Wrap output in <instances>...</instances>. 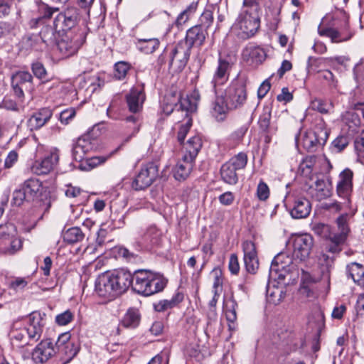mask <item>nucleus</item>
Instances as JSON below:
<instances>
[{
    "label": "nucleus",
    "instance_id": "1",
    "mask_svg": "<svg viewBox=\"0 0 364 364\" xmlns=\"http://www.w3.org/2000/svg\"><path fill=\"white\" fill-rule=\"evenodd\" d=\"M132 275L130 272L123 269L105 273L99 276L95 282V292L100 297L112 300L132 286Z\"/></svg>",
    "mask_w": 364,
    "mask_h": 364
},
{
    "label": "nucleus",
    "instance_id": "2",
    "mask_svg": "<svg viewBox=\"0 0 364 364\" xmlns=\"http://www.w3.org/2000/svg\"><path fill=\"white\" fill-rule=\"evenodd\" d=\"M348 218V215L346 213L341 215L336 219L338 232H331L330 227L324 223L313 225L312 230L314 233L326 238V248L328 252L335 254L342 250L350 232Z\"/></svg>",
    "mask_w": 364,
    "mask_h": 364
},
{
    "label": "nucleus",
    "instance_id": "3",
    "mask_svg": "<svg viewBox=\"0 0 364 364\" xmlns=\"http://www.w3.org/2000/svg\"><path fill=\"white\" fill-rule=\"evenodd\" d=\"M132 277V289L144 296H151L162 291L167 283L162 275L146 269L135 271Z\"/></svg>",
    "mask_w": 364,
    "mask_h": 364
},
{
    "label": "nucleus",
    "instance_id": "4",
    "mask_svg": "<svg viewBox=\"0 0 364 364\" xmlns=\"http://www.w3.org/2000/svg\"><path fill=\"white\" fill-rule=\"evenodd\" d=\"M260 27L259 12L241 9L232 27V32L240 40H247L254 36Z\"/></svg>",
    "mask_w": 364,
    "mask_h": 364
},
{
    "label": "nucleus",
    "instance_id": "5",
    "mask_svg": "<svg viewBox=\"0 0 364 364\" xmlns=\"http://www.w3.org/2000/svg\"><path fill=\"white\" fill-rule=\"evenodd\" d=\"M314 247V240L307 233L292 235L287 243V247L291 250L295 262L309 259Z\"/></svg>",
    "mask_w": 364,
    "mask_h": 364
},
{
    "label": "nucleus",
    "instance_id": "6",
    "mask_svg": "<svg viewBox=\"0 0 364 364\" xmlns=\"http://www.w3.org/2000/svg\"><path fill=\"white\" fill-rule=\"evenodd\" d=\"M293 255L281 252L273 259L270 267V276L279 282L288 284L291 278V272L295 269Z\"/></svg>",
    "mask_w": 364,
    "mask_h": 364
},
{
    "label": "nucleus",
    "instance_id": "7",
    "mask_svg": "<svg viewBox=\"0 0 364 364\" xmlns=\"http://www.w3.org/2000/svg\"><path fill=\"white\" fill-rule=\"evenodd\" d=\"M329 136V131L324 123H319L314 129L306 131L301 139L303 147L308 151H314L323 146Z\"/></svg>",
    "mask_w": 364,
    "mask_h": 364
},
{
    "label": "nucleus",
    "instance_id": "8",
    "mask_svg": "<svg viewBox=\"0 0 364 364\" xmlns=\"http://www.w3.org/2000/svg\"><path fill=\"white\" fill-rule=\"evenodd\" d=\"M247 163V156L244 153H239L225 163L220 168V175L223 181L230 185L237 183V171L243 169Z\"/></svg>",
    "mask_w": 364,
    "mask_h": 364
},
{
    "label": "nucleus",
    "instance_id": "9",
    "mask_svg": "<svg viewBox=\"0 0 364 364\" xmlns=\"http://www.w3.org/2000/svg\"><path fill=\"white\" fill-rule=\"evenodd\" d=\"M11 87L15 96L23 102L25 92L31 94L34 90V83L32 75L24 70L15 72L11 76Z\"/></svg>",
    "mask_w": 364,
    "mask_h": 364
},
{
    "label": "nucleus",
    "instance_id": "10",
    "mask_svg": "<svg viewBox=\"0 0 364 364\" xmlns=\"http://www.w3.org/2000/svg\"><path fill=\"white\" fill-rule=\"evenodd\" d=\"M58 356L63 364L68 363L78 353L80 346L76 341L71 338L70 333H61L55 343Z\"/></svg>",
    "mask_w": 364,
    "mask_h": 364
},
{
    "label": "nucleus",
    "instance_id": "11",
    "mask_svg": "<svg viewBox=\"0 0 364 364\" xmlns=\"http://www.w3.org/2000/svg\"><path fill=\"white\" fill-rule=\"evenodd\" d=\"M159 176V167L153 162L141 166L139 172L132 183L135 191L144 190L150 186Z\"/></svg>",
    "mask_w": 364,
    "mask_h": 364
},
{
    "label": "nucleus",
    "instance_id": "12",
    "mask_svg": "<svg viewBox=\"0 0 364 364\" xmlns=\"http://www.w3.org/2000/svg\"><path fill=\"white\" fill-rule=\"evenodd\" d=\"M225 97L230 109L242 107L247 100L245 85L240 81L232 82L225 90Z\"/></svg>",
    "mask_w": 364,
    "mask_h": 364
},
{
    "label": "nucleus",
    "instance_id": "13",
    "mask_svg": "<svg viewBox=\"0 0 364 364\" xmlns=\"http://www.w3.org/2000/svg\"><path fill=\"white\" fill-rule=\"evenodd\" d=\"M188 46L182 42L178 43L169 53V69L173 73H179L186 67L189 56Z\"/></svg>",
    "mask_w": 364,
    "mask_h": 364
},
{
    "label": "nucleus",
    "instance_id": "14",
    "mask_svg": "<svg viewBox=\"0 0 364 364\" xmlns=\"http://www.w3.org/2000/svg\"><path fill=\"white\" fill-rule=\"evenodd\" d=\"M235 58L230 55L220 56L218 65L214 73L212 84L217 94L216 87L224 85L229 79L230 72L235 63Z\"/></svg>",
    "mask_w": 364,
    "mask_h": 364
},
{
    "label": "nucleus",
    "instance_id": "15",
    "mask_svg": "<svg viewBox=\"0 0 364 364\" xmlns=\"http://www.w3.org/2000/svg\"><path fill=\"white\" fill-rule=\"evenodd\" d=\"M79 21L78 9L75 7H68L59 13L53 21V27L55 30H70L73 28Z\"/></svg>",
    "mask_w": 364,
    "mask_h": 364
},
{
    "label": "nucleus",
    "instance_id": "16",
    "mask_svg": "<svg viewBox=\"0 0 364 364\" xmlns=\"http://www.w3.org/2000/svg\"><path fill=\"white\" fill-rule=\"evenodd\" d=\"M45 326V321L41 313L33 311L29 314L26 319L25 327L27 336L30 340L37 341L41 336Z\"/></svg>",
    "mask_w": 364,
    "mask_h": 364
},
{
    "label": "nucleus",
    "instance_id": "17",
    "mask_svg": "<svg viewBox=\"0 0 364 364\" xmlns=\"http://www.w3.org/2000/svg\"><path fill=\"white\" fill-rule=\"evenodd\" d=\"M55 353L53 342L50 339L41 341L32 352V358L36 363L48 361Z\"/></svg>",
    "mask_w": 364,
    "mask_h": 364
},
{
    "label": "nucleus",
    "instance_id": "18",
    "mask_svg": "<svg viewBox=\"0 0 364 364\" xmlns=\"http://www.w3.org/2000/svg\"><path fill=\"white\" fill-rule=\"evenodd\" d=\"M59 156L57 153H50L42 159L36 160L31 167L33 173L46 175L49 173L58 162Z\"/></svg>",
    "mask_w": 364,
    "mask_h": 364
},
{
    "label": "nucleus",
    "instance_id": "19",
    "mask_svg": "<svg viewBox=\"0 0 364 364\" xmlns=\"http://www.w3.org/2000/svg\"><path fill=\"white\" fill-rule=\"evenodd\" d=\"M82 44V41L79 40V34L73 36L70 33L58 41L57 47L63 56L69 57L75 54Z\"/></svg>",
    "mask_w": 364,
    "mask_h": 364
},
{
    "label": "nucleus",
    "instance_id": "20",
    "mask_svg": "<svg viewBox=\"0 0 364 364\" xmlns=\"http://www.w3.org/2000/svg\"><path fill=\"white\" fill-rule=\"evenodd\" d=\"M22 247L21 239L15 237L10 232H6L0 229V250L6 255H14Z\"/></svg>",
    "mask_w": 364,
    "mask_h": 364
},
{
    "label": "nucleus",
    "instance_id": "21",
    "mask_svg": "<svg viewBox=\"0 0 364 364\" xmlns=\"http://www.w3.org/2000/svg\"><path fill=\"white\" fill-rule=\"evenodd\" d=\"M242 249L246 269L249 273L255 274L259 267L255 245L252 241L247 240L242 243Z\"/></svg>",
    "mask_w": 364,
    "mask_h": 364
},
{
    "label": "nucleus",
    "instance_id": "22",
    "mask_svg": "<svg viewBox=\"0 0 364 364\" xmlns=\"http://www.w3.org/2000/svg\"><path fill=\"white\" fill-rule=\"evenodd\" d=\"M353 173L349 168L343 170L339 174V180L336 186L337 194L339 197L348 199L353 189Z\"/></svg>",
    "mask_w": 364,
    "mask_h": 364
},
{
    "label": "nucleus",
    "instance_id": "23",
    "mask_svg": "<svg viewBox=\"0 0 364 364\" xmlns=\"http://www.w3.org/2000/svg\"><path fill=\"white\" fill-rule=\"evenodd\" d=\"M53 112L48 108H42L33 113L27 121V126L31 131L43 127L52 117Z\"/></svg>",
    "mask_w": 364,
    "mask_h": 364
},
{
    "label": "nucleus",
    "instance_id": "24",
    "mask_svg": "<svg viewBox=\"0 0 364 364\" xmlns=\"http://www.w3.org/2000/svg\"><path fill=\"white\" fill-rule=\"evenodd\" d=\"M94 146L89 136L78 138L73 146L72 154L73 159L77 161H82L85 154L92 151Z\"/></svg>",
    "mask_w": 364,
    "mask_h": 364
},
{
    "label": "nucleus",
    "instance_id": "25",
    "mask_svg": "<svg viewBox=\"0 0 364 364\" xmlns=\"http://www.w3.org/2000/svg\"><path fill=\"white\" fill-rule=\"evenodd\" d=\"M318 33L321 36H326L331 38L332 43H341L350 40L353 36V33L349 30L348 25L339 31L334 28H325L318 29Z\"/></svg>",
    "mask_w": 364,
    "mask_h": 364
},
{
    "label": "nucleus",
    "instance_id": "26",
    "mask_svg": "<svg viewBox=\"0 0 364 364\" xmlns=\"http://www.w3.org/2000/svg\"><path fill=\"white\" fill-rule=\"evenodd\" d=\"M145 100L143 87H133L127 95V102L130 112L136 113L142 108Z\"/></svg>",
    "mask_w": 364,
    "mask_h": 364
},
{
    "label": "nucleus",
    "instance_id": "27",
    "mask_svg": "<svg viewBox=\"0 0 364 364\" xmlns=\"http://www.w3.org/2000/svg\"><path fill=\"white\" fill-rule=\"evenodd\" d=\"M205 29L202 28V26H195L187 31L186 41L182 43L191 50L193 46H200L205 41Z\"/></svg>",
    "mask_w": 364,
    "mask_h": 364
},
{
    "label": "nucleus",
    "instance_id": "28",
    "mask_svg": "<svg viewBox=\"0 0 364 364\" xmlns=\"http://www.w3.org/2000/svg\"><path fill=\"white\" fill-rule=\"evenodd\" d=\"M311 210V205L309 200L304 197H299L294 199L290 214L296 219L305 218L309 215Z\"/></svg>",
    "mask_w": 364,
    "mask_h": 364
},
{
    "label": "nucleus",
    "instance_id": "29",
    "mask_svg": "<svg viewBox=\"0 0 364 364\" xmlns=\"http://www.w3.org/2000/svg\"><path fill=\"white\" fill-rule=\"evenodd\" d=\"M195 159H189L188 154H183L173 171L174 177L178 181L185 180L191 173L193 169Z\"/></svg>",
    "mask_w": 364,
    "mask_h": 364
},
{
    "label": "nucleus",
    "instance_id": "30",
    "mask_svg": "<svg viewBox=\"0 0 364 364\" xmlns=\"http://www.w3.org/2000/svg\"><path fill=\"white\" fill-rule=\"evenodd\" d=\"M242 58L252 63H261L264 60L266 55L264 50L259 46L252 44L247 45L242 50Z\"/></svg>",
    "mask_w": 364,
    "mask_h": 364
},
{
    "label": "nucleus",
    "instance_id": "31",
    "mask_svg": "<svg viewBox=\"0 0 364 364\" xmlns=\"http://www.w3.org/2000/svg\"><path fill=\"white\" fill-rule=\"evenodd\" d=\"M26 195L28 202L35 200L41 193L42 183L35 178H31L26 180L21 185Z\"/></svg>",
    "mask_w": 364,
    "mask_h": 364
},
{
    "label": "nucleus",
    "instance_id": "32",
    "mask_svg": "<svg viewBox=\"0 0 364 364\" xmlns=\"http://www.w3.org/2000/svg\"><path fill=\"white\" fill-rule=\"evenodd\" d=\"M230 109L225 96L217 95L212 107V114L218 121H223Z\"/></svg>",
    "mask_w": 364,
    "mask_h": 364
},
{
    "label": "nucleus",
    "instance_id": "33",
    "mask_svg": "<svg viewBox=\"0 0 364 364\" xmlns=\"http://www.w3.org/2000/svg\"><path fill=\"white\" fill-rule=\"evenodd\" d=\"M331 194L330 185L324 179H317L312 190V197L316 200H322L328 198Z\"/></svg>",
    "mask_w": 364,
    "mask_h": 364
},
{
    "label": "nucleus",
    "instance_id": "34",
    "mask_svg": "<svg viewBox=\"0 0 364 364\" xmlns=\"http://www.w3.org/2000/svg\"><path fill=\"white\" fill-rule=\"evenodd\" d=\"M201 147V138L198 135H195L189 138L187 142L183 145V154H188L189 159H196Z\"/></svg>",
    "mask_w": 364,
    "mask_h": 364
},
{
    "label": "nucleus",
    "instance_id": "35",
    "mask_svg": "<svg viewBox=\"0 0 364 364\" xmlns=\"http://www.w3.org/2000/svg\"><path fill=\"white\" fill-rule=\"evenodd\" d=\"M317 162L316 156H306L299 165V171L301 174L306 178L311 179L315 173V166Z\"/></svg>",
    "mask_w": 364,
    "mask_h": 364
},
{
    "label": "nucleus",
    "instance_id": "36",
    "mask_svg": "<svg viewBox=\"0 0 364 364\" xmlns=\"http://www.w3.org/2000/svg\"><path fill=\"white\" fill-rule=\"evenodd\" d=\"M160 232L155 227H150L143 235L140 244L146 248L157 245L160 241Z\"/></svg>",
    "mask_w": 364,
    "mask_h": 364
},
{
    "label": "nucleus",
    "instance_id": "37",
    "mask_svg": "<svg viewBox=\"0 0 364 364\" xmlns=\"http://www.w3.org/2000/svg\"><path fill=\"white\" fill-rule=\"evenodd\" d=\"M348 275L355 283H364V267L358 263L352 262L346 267Z\"/></svg>",
    "mask_w": 364,
    "mask_h": 364
},
{
    "label": "nucleus",
    "instance_id": "38",
    "mask_svg": "<svg viewBox=\"0 0 364 364\" xmlns=\"http://www.w3.org/2000/svg\"><path fill=\"white\" fill-rule=\"evenodd\" d=\"M141 316L139 310L134 308L128 309L122 320V325L126 328H136L140 322Z\"/></svg>",
    "mask_w": 364,
    "mask_h": 364
},
{
    "label": "nucleus",
    "instance_id": "39",
    "mask_svg": "<svg viewBox=\"0 0 364 364\" xmlns=\"http://www.w3.org/2000/svg\"><path fill=\"white\" fill-rule=\"evenodd\" d=\"M85 236L86 232H84L81 228L73 227L63 233V240L68 243L73 244L82 241Z\"/></svg>",
    "mask_w": 364,
    "mask_h": 364
},
{
    "label": "nucleus",
    "instance_id": "40",
    "mask_svg": "<svg viewBox=\"0 0 364 364\" xmlns=\"http://www.w3.org/2000/svg\"><path fill=\"white\" fill-rule=\"evenodd\" d=\"M237 304L233 299L227 301L225 306V316L227 321L229 322L228 327L230 331L235 329V322L237 320L236 309Z\"/></svg>",
    "mask_w": 364,
    "mask_h": 364
},
{
    "label": "nucleus",
    "instance_id": "41",
    "mask_svg": "<svg viewBox=\"0 0 364 364\" xmlns=\"http://www.w3.org/2000/svg\"><path fill=\"white\" fill-rule=\"evenodd\" d=\"M159 46L157 38L140 39L138 42L139 48L146 54L154 53Z\"/></svg>",
    "mask_w": 364,
    "mask_h": 364
},
{
    "label": "nucleus",
    "instance_id": "42",
    "mask_svg": "<svg viewBox=\"0 0 364 364\" xmlns=\"http://www.w3.org/2000/svg\"><path fill=\"white\" fill-rule=\"evenodd\" d=\"M56 31H58V30H55V27L45 26L39 33L40 38L44 43L47 45L51 44L55 42Z\"/></svg>",
    "mask_w": 364,
    "mask_h": 364
},
{
    "label": "nucleus",
    "instance_id": "43",
    "mask_svg": "<svg viewBox=\"0 0 364 364\" xmlns=\"http://www.w3.org/2000/svg\"><path fill=\"white\" fill-rule=\"evenodd\" d=\"M180 107L182 112H185V118H191L189 113L193 112L196 110V104L195 101H193L191 98L188 97V95L185 98L180 100Z\"/></svg>",
    "mask_w": 364,
    "mask_h": 364
},
{
    "label": "nucleus",
    "instance_id": "44",
    "mask_svg": "<svg viewBox=\"0 0 364 364\" xmlns=\"http://www.w3.org/2000/svg\"><path fill=\"white\" fill-rule=\"evenodd\" d=\"M311 107L322 114H326L333 109V104L321 99H315L311 102Z\"/></svg>",
    "mask_w": 364,
    "mask_h": 364
},
{
    "label": "nucleus",
    "instance_id": "45",
    "mask_svg": "<svg viewBox=\"0 0 364 364\" xmlns=\"http://www.w3.org/2000/svg\"><path fill=\"white\" fill-rule=\"evenodd\" d=\"M343 121L353 130L357 128L360 123L359 117L355 112H346L343 115Z\"/></svg>",
    "mask_w": 364,
    "mask_h": 364
},
{
    "label": "nucleus",
    "instance_id": "46",
    "mask_svg": "<svg viewBox=\"0 0 364 364\" xmlns=\"http://www.w3.org/2000/svg\"><path fill=\"white\" fill-rule=\"evenodd\" d=\"M192 126V119L185 118L184 121L179 126V129L177 134V139L180 144H182L185 139V137L189 132Z\"/></svg>",
    "mask_w": 364,
    "mask_h": 364
},
{
    "label": "nucleus",
    "instance_id": "47",
    "mask_svg": "<svg viewBox=\"0 0 364 364\" xmlns=\"http://www.w3.org/2000/svg\"><path fill=\"white\" fill-rule=\"evenodd\" d=\"M131 66L128 63L120 61L114 65V77L118 80L124 79Z\"/></svg>",
    "mask_w": 364,
    "mask_h": 364
},
{
    "label": "nucleus",
    "instance_id": "48",
    "mask_svg": "<svg viewBox=\"0 0 364 364\" xmlns=\"http://www.w3.org/2000/svg\"><path fill=\"white\" fill-rule=\"evenodd\" d=\"M271 119V110L269 107H264L263 113L260 115L259 119V127L264 131H267Z\"/></svg>",
    "mask_w": 364,
    "mask_h": 364
},
{
    "label": "nucleus",
    "instance_id": "49",
    "mask_svg": "<svg viewBox=\"0 0 364 364\" xmlns=\"http://www.w3.org/2000/svg\"><path fill=\"white\" fill-rule=\"evenodd\" d=\"M269 188L266 183L261 181L257 187L256 195L261 201H265L269 197Z\"/></svg>",
    "mask_w": 364,
    "mask_h": 364
},
{
    "label": "nucleus",
    "instance_id": "50",
    "mask_svg": "<svg viewBox=\"0 0 364 364\" xmlns=\"http://www.w3.org/2000/svg\"><path fill=\"white\" fill-rule=\"evenodd\" d=\"M28 278L16 277L9 284L10 289L15 291H23L28 284Z\"/></svg>",
    "mask_w": 364,
    "mask_h": 364
},
{
    "label": "nucleus",
    "instance_id": "51",
    "mask_svg": "<svg viewBox=\"0 0 364 364\" xmlns=\"http://www.w3.org/2000/svg\"><path fill=\"white\" fill-rule=\"evenodd\" d=\"M27 335V330L25 327H16L13 329L11 332V336L12 339L14 341H16L19 343H27L26 341V337Z\"/></svg>",
    "mask_w": 364,
    "mask_h": 364
},
{
    "label": "nucleus",
    "instance_id": "52",
    "mask_svg": "<svg viewBox=\"0 0 364 364\" xmlns=\"http://www.w3.org/2000/svg\"><path fill=\"white\" fill-rule=\"evenodd\" d=\"M24 201H28L27 196L23 189L21 187L19 189L14 191L11 203L15 205L20 206Z\"/></svg>",
    "mask_w": 364,
    "mask_h": 364
},
{
    "label": "nucleus",
    "instance_id": "53",
    "mask_svg": "<svg viewBox=\"0 0 364 364\" xmlns=\"http://www.w3.org/2000/svg\"><path fill=\"white\" fill-rule=\"evenodd\" d=\"M349 141L348 136L341 135L333 140L332 145L337 151H341L348 145Z\"/></svg>",
    "mask_w": 364,
    "mask_h": 364
},
{
    "label": "nucleus",
    "instance_id": "54",
    "mask_svg": "<svg viewBox=\"0 0 364 364\" xmlns=\"http://www.w3.org/2000/svg\"><path fill=\"white\" fill-rule=\"evenodd\" d=\"M53 14V11L51 8L46 7L43 16L42 17L31 19L29 23L30 26L31 28H35L38 24H43L45 23V20L51 18Z\"/></svg>",
    "mask_w": 364,
    "mask_h": 364
},
{
    "label": "nucleus",
    "instance_id": "55",
    "mask_svg": "<svg viewBox=\"0 0 364 364\" xmlns=\"http://www.w3.org/2000/svg\"><path fill=\"white\" fill-rule=\"evenodd\" d=\"M73 314L70 310H67L56 316L55 322L60 326H65L73 319Z\"/></svg>",
    "mask_w": 364,
    "mask_h": 364
},
{
    "label": "nucleus",
    "instance_id": "56",
    "mask_svg": "<svg viewBox=\"0 0 364 364\" xmlns=\"http://www.w3.org/2000/svg\"><path fill=\"white\" fill-rule=\"evenodd\" d=\"M14 29V23L8 21H0V38L11 34Z\"/></svg>",
    "mask_w": 364,
    "mask_h": 364
},
{
    "label": "nucleus",
    "instance_id": "57",
    "mask_svg": "<svg viewBox=\"0 0 364 364\" xmlns=\"http://www.w3.org/2000/svg\"><path fill=\"white\" fill-rule=\"evenodd\" d=\"M76 111L75 108L70 107L61 112L60 120L62 123L68 124L75 116Z\"/></svg>",
    "mask_w": 364,
    "mask_h": 364
},
{
    "label": "nucleus",
    "instance_id": "58",
    "mask_svg": "<svg viewBox=\"0 0 364 364\" xmlns=\"http://www.w3.org/2000/svg\"><path fill=\"white\" fill-rule=\"evenodd\" d=\"M18 154L15 150H12L9 152L7 154L5 161H4V168H12L18 161Z\"/></svg>",
    "mask_w": 364,
    "mask_h": 364
},
{
    "label": "nucleus",
    "instance_id": "59",
    "mask_svg": "<svg viewBox=\"0 0 364 364\" xmlns=\"http://www.w3.org/2000/svg\"><path fill=\"white\" fill-rule=\"evenodd\" d=\"M112 154L107 156H94L86 160V163L90 168H93L100 164H104L110 156Z\"/></svg>",
    "mask_w": 364,
    "mask_h": 364
},
{
    "label": "nucleus",
    "instance_id": "60",
    "mask_svg": "<svg viewBox=\"0 0 364 364\" xmlns=\"http://www.w3.org/2000/svg\"><path fill=\"white\" fill-rule=\"evenodd\" d=\"M213 21V12L210 10H205L200 16V26H202V28L205 27L207 29L212 25Z\"/></svg>",
    "mask_w": 364,
    "mask_h": 364
},
{
    "label": "nucleus",
    "instance_id": "61",
    "mask_svg": "<svg viewBox=\"0 0 364 364\" xmlns=\"http://www.w3.org/2000/svg\"><path fill=\"white\" fill-rule=\"evenodd\" d=\"M261 0H244L242 9H247L250 11L259 12Z\"/></svg>",
    "mask_w": 364,
    "mask_h": 364
},
{
    "label": "nucleus",
    "instance_id": "62",
    "mask_svg": "<svg viewBox=\"0 0 364 364\" xmlns=\"http://www.w3.org/2000/svg\"><path fill=\"white\" fill-rule=\"evenodd\" d=\"M354 146L358 155L364 158V131L355 139Z\"/></svg>",
    "mask_w": 364,
    "mask_h": 364
},
{
    "label": "nucleus",
    "instance_id": "63",
    "mask_svg": "<svg viewBox=\"0 0 364 364\" xmlns=\"http://www.w3.org/2000/svg\"><path fill=\"white\" fill-rule=\"evenodd\" d=\"M228 268L232 274H237L240 271V264L237 256L235 254H231L229 259Z\"/></svg>",
    "mask_w": 364,
    "mask_h": 364
},
{
    "label": "nucleus",
    "instance_id": "64",
    "mask_svg": "<svg viewBox=\"0 0 364 364\" xmlns=\"http://www.w3.org/2000/svg\"><path fill=\"white\" fill-rule=\"evenodd\" d=\"M31 69L34 75L39 79L43 78L46 75L44 66L39 62L33 63Z\"/></svg>",
    "mask_w": 364,
    "mask_h": 364
}]
</instances>
